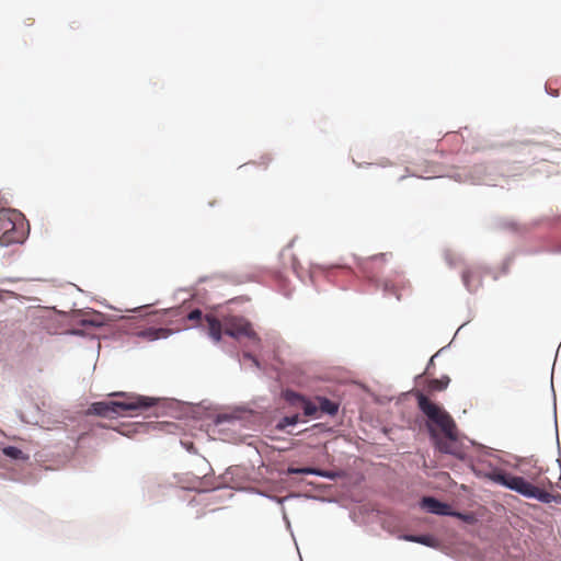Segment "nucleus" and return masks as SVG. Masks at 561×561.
<instances>
[{"mask_svg":"<svg viewBox=\"0 0 561 561\" xmlns=\"http://www.w3.org/2000/svg\"><path fill=\"white\" fill-rule=\"evenodd\" d=\"M417 407L427 417L426 428L435 447L444 454L457 455L458 432L451 415L425 394H416Z\"/></svg>","mask_w":561,"mask_h":561,"instance_id":"1","label":"nucleus"},{"mask_svg":"<svg viewBox=\"0 0 561 561\" xmlns=\"http://www.w3.org/2000/svg\"><path fill=\"white\" fill-rule=\"evenodd\" d=\"M519 469L531 481L536 482V484L527 481L523 477H516L504 472L493 474L492 480L528 499H536L546 504L556 501L557 496L546 489V482L549 484V480L547 478L540 479L545 469L538 465V460H536L534 465H531V460L529 459L522 460Z\"/></svg>","mask_w":561,"mask_h":561,"instance_id":"2","label":"nucleus"},{"mask_svg":"<svg viewBox=\"0 0 561 561\" xmlns=\"http://www.w3.org/2000/svg\"><path fill=\"white\" fill-rule=\"evenodd\" d=\"M205 321L207 322L208 334L216 343L221 340L222 332L234 339L244 336L259 341L251 323L243 317L231 316L221 322L216 317L207 314Z\"/></svg>","mask_w":561,"mask_h":561,"instance_id":"3","label":"nucleus"},{"mask_svg":"<svg viewBox=\"0 0 561 561\" xmlns=\"http://www.w3.org/2000/svg\"><path fill=\"white\" fill-rule=\"evenodd\" d=\"M28 227L22 213L15 209L0 210V243H21L25 240Z\"/></svg>","mask_w":561,"mask_h":561,"instance_id":"4","label":"nucleus"},{"mask_svg":"<svg viewBox=\"0 0 561 561\" xmlns=\"http://www.w3.org/2000/svg\"><path fill=\"white\" fill-rule=\"evenodd\" d=\"M111 396L119 397L123 399L121 401H115L118 414L123 411L146 410L156 405L158 402V400L154 398L126 392H114Z\"/></svg>","mask_w":561,"mask_h":561,"instance_id":"5","label":"nucleus"},{"mask_svg":"<svg viewBox=\"0 0 561 561\" xmlns=\"http://www.w3.org/2000/svg\"><path fill=\"white\" fill-rule=\"evenodd\" d=\"M410 283L402 273L396 272L391 277L382 282V288L386 294L394 295L398 299L401 298V291L410 289Z\"/></svg>","mask_w":561,"mask_h":561,"instance_id":"6","label":"nucleus"},{"mask_svg":"<svg viewBox=\"0 0 561 561\" xmlns=\"http://www.w3.org/2000/svg\"><path fill=\"white\" fill-rule=\"evenodd\" d=\"M385 263L386 254H377L364 260L360 263V270L368 279L375 280L377 277V273L381 271Z\"/></svg>","mask_w":561,"mask_h":561,"instance_id":"7","label":"nucleus"},{"mask_svg":"<svg viewBox=\"0 0 561 561\" xmlns=\"http://www.w3.org/2000/svg\"><path fill=\"white\" fill-rule=\"evenodd\" d=\"M173 330L169 328H156L149 327L142 330H139L135 333L137 337L144 339L146 341H156L161 339H167L171 334H173Z\"/></svg>","mask_w":561,"mask_h":561,"instance_id":"8","label":"nucleus"},{"mask_svg":"<svg viewBox=\"0 0 561 561\" xmlns=\"http://www.w3.org/2000/svg\"><path fill=\"white\" fill-rule=\"evenodd\" d=\"M462 282L470 291L478 290L482 285V273L477 267H468L462 272Z\"/></svg>","mask_w":561,"mask_h":561,"instance_id":"9","label":"nucleus"},{"mask_svg":"<svg viewBox=\"0 0 561 561\" xmlns=\"http://www.w3.org/2000/svg\"><path fill=\"white\" fill-rule=\"evenodd\" d=\"M422 508L425 511L437 514V515H448L449 514V505L446 503H443L435 497L425 496L422 499L421 502Z\"/></svg>","mask_w":561,"mask_h":561,"instance_id":"10","label":"nucleus"},{"mask_svg":"<svg viewBox=\"0 0 561 561\" xmlns=\"http://www.w3.org/2000/svg\"><path fill=\"white\" fill-rule=\"evenodd\" d=\"M89 413L104 417L112 416L113 414H118L116 409V402L114 401L94 402L89 408Z\"/></svg>","mask_w":561,"mask_h":561,"instance_id":"11","label":"nucleus"},{"mask_svg":"<svg viewBox=\"0 0 561 561\" xmlns=\"http://www.w3.org/2000/svg\"><path fill=\"white\" fill-rule=\"evenodd\" d=\"M285 398L287 401L291 403L301 402V407L304 410L305 415L312 416L317 413L318 407L313 404L311 401L306 400L302 396L294 392V391H286Z\"/></svg>","mask_w":561,"mask_h":561,"instance_id":"12","label":"nucleus"},{"mask_svg":"<svg viewBox=\"0 0 561 561\" xmlns=\"http://www.w3.org/2000/svg\"><path fill=\"white\" fill-rule=\"evenodd\" d=\"M402 538L407 541L421 543L431 548L438 547V540L431 535H404Z\"/></svg>","mask_w":561,"mask_h":561,"instance_id":"13","label":"nucleus"},{"mask_svg":"<svg viewBox=\"0 0 561 561\" xmlns=\"http://www.w3.org/2000/svg\"><path fill=\"white\" fill-rule=\"evenodd\" d=\"M449 381H450V379L447 376H444V377H442L439 379H431L428 381L427 388L432 392H434V391H443V390H445L447 388Z\"/></svg>","mask_w":561,"mask_h":561,"instance_id":"14","label":"nucleus"},{"mask_svg":"<svg viewBox=\"0 0 561 561\" xmlns=\"http://www.w3.org/2000/svg\"><path fill=\"white\" fill-rule=\"evenodd\" d=\"M288 473L290 474H316L320 477H329V474L322 470L305 467V468H288Z\"/></svg>","mask_w":561,"mask_h":561,"instance_id":"15","label":"nucleus"},{"mask_svg":"<svg viewBox=\"0 0 561 561\" xmlns=\"http://www.w3.org/2000/svg\"><path fill=\"white\" fill-rule=\"evenodd\" d=\"M319 409L328 414H335L337 412V404L327 398H319Z\"/></svg>","mask_w":561,"mask_h":561,"instance_id":"16","label":"nucleus"},{"mask_svg":"<svg viewBox=\"0 0 561 561\" xmlns=\"http://www.w3.org/2000/svg\"><path fill=\"white\" fill-rule=\"evenodd\" d=\"M3 455L12 459H26L24 453L15 446H7L2 449Z\"/></svg>","mask_w":561,"mask_h":561,"instance_id":"17","label":"nucleus"},{"mask_svg":"<svg viewBox=\"0 0 561 561\" xmlns=\"http://www.w3.org/2000/svg\"><path fill=\"white\" fill-rule=\"evenodd\" d=\"M298 422V415L295 414L293 416L283 417L276 425V428L279 431L285 430L287 426L295 425Z\"/></svg>","mask_w":561,"mask_h":561,"instance_id":"18","label":"nucleus"},{"mask_svg":"<svg viewBox=\"0 0 561 561\" xmlns=\"http://www.w3.org/2000/svg\"><path fill=\"white\" fill-rule=\"evenodd\" d=\"M203 313L199 309H194L187 314V319L190 321H195L196 323H199L202 321Z\"/></svg>","mask_w":561,"mask_h":561,"instance_id":"19","label":"nucleus"},{"mask_svg":"<svg viewBox=\"0 0 561 561\" xmlns=\"http://www.w3.org/2000/svg\"><path fill=\"white\" fill-rule=\"evenodd\" d=\"M449 140L459 141V135L458 134H446L445 141H449Z\"/></svg>","mask_w":561,"mask_h":561,"instance_id":"20","label":"nucleus"},{"mask_svg":"<svg viewBox=\"0 0 561 561\" xmlns=\"http://www.w3.org/2000/svg\"><path fill=\"white\" fill-rule=\"evenodd\" d=\"M163 316H164V314L154 313V314H153V319H152V321H151V322H153V323H160V324L164 323V322L161 320Z\"/></svg>","mask_w":561,"mask_h":561,"instance_id":"21","label":"nucleus"},{"mask_svg":"<svg viewBox=\"0 0 561 561\" xmlns=\"http://www.w3.org/2000/svg\"><path fill=\"white\" fill-rule=\"evenodd\" d=\"M83 322L92 325H101V322L96 321L95 319H84Z\"/></svg>","mask_w":561,"mask_h":561,"instance_id":"22","label":"nucleus"},{"mask_svg":"<svg viewBox=\"0 0 561 561\" xmlns=\"http://www.w3.org/2000/svg\"><path fill=\"white\" fill-rule=\"evenodd\" d=\"M244 357L252 359L255 363V365H259L257 360L254 357H252L250 354L245 353Z\"/></svg>","mask_w":561,"mask_h":561,"instance_id":"23","label":"nucleus"},{"mask_svg":"<svg viewBox=\"0 0 561 561\" xmlns=\"http://www.w3.org/2000/svg\"><path fill=\"white\" fill-rule=\"evenodd\" d=\"M433 362H434V358L432 357V358L430 359V364H428V366H427V368H426V371H425L426 374H428L430 368H431V366L433 365Z\"/></svg>","mask_w":561,"mask_h":561,"instance_id":"24","label":"nucleus"},{"mask_svg":"<svg viewBox=\"0 0 561 561\" xmlns=\"http://www.w3.org/2000/svg\"><path fill=\"white\" fill-rule=\"evenodd\" d=\"M187 449H188V450L194 449V447H193V444H192V443L187 446Z\"/></svg>","mask_w":561,"mask_h":561,"instance_id":"25","label":"nucleus"}]
</instances>
